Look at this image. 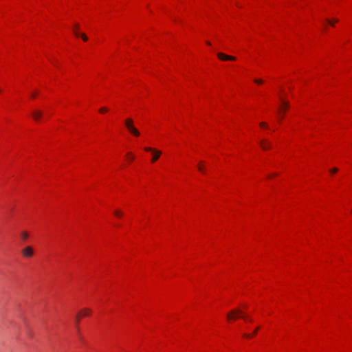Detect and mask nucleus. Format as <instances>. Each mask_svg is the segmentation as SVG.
I'll return each mask as SVG.
<instances>
[{
  "label": "nucleus",
  "instance_id": "f257e3e1",
  "mask_svg": "<svg viewBox=\"0 0 352 352\" xmlns=\"http://www.w3.org/2000/svg\"><path fill=\"white\" fill-rule=\"evenodd\" d=\"M237 317H241L243 318H245L244 314L242 311L239 309H234L228 314L227 318L228 320H234Z\"/></svg>",
  "mask_w": 352,
  "mask_h": 352
},
{
  "label": "nucleus",
  "instance_id": "f03ea898",
  "mask_svg": "<svg viewBox=\"0 0 352 352\" xmlns=\"http://www.w3.org/2000/svg\"><path fill=\"white\" fill-rule=\"evenodd\" d=\"M144 149L146 151L152 152V153H153L152 162H153L157 161L162 154V152L160 151H157V150L152 148L151 147H146Z\"/></svg>",
  "mask_w": 352,
  "mask_h": 352
},
{
  "label": "nucleus",
  "instance_id": "7ed1b4c3",
  "mask_svg": "<svg viewBox=\"0 0 352 352\" xmlns=\"http://www.w3.org/2000/svg\"><path fill=\"white\" fill-rule=\"evenodd\" d=\"M218 58L221 60H235L236 58L232 56H229L226 54L219 52L217 53Z\"/></svg>",
  "mask_w": 352,
  "mask_h": 352
},
{
  "label": "nucleus",
  "instance_id": "20e7f679",
  "mask_svg": "<svg viewBox=\"0 0 352 352\" xmlns=\"http://www.w3.org/2000/svg\"><path fill=\"white\" fill-rule=\"evenodd\" d=\"M34 250L33 248L30 246H26L22 250V254L25 257H31L33 255Z\"/></svg>",
  "mask_w": 352,
  "mask_h": 352
},
{
  "label": "nucleus",
  "instance_id": "39448f33",
  "mask_svg": "<svg viewBox=\"0 0 352 352\" xmlns=\"http://www.w3.org/2000/svg\"><path fill=\"white\" fill-rule=\"evenodd\" d=\"M260 145L263 150H267L272 147V144L267 140H262L260 141Z\"/></svg>",
  "mask_w": 352,
  "mask_h": 352
},
{
  "label": "nucleus",
  "instance_id": "423d86ee",
  "mask_svg": "<svg viewBox=\"0 0 352 352\" xmlns=\"http://www.w3.org/2000/svg\"><path fill=\"white\" fill-rule=\"evenodd\" d=\"M32 116L36 121H38V119L42 116V112L39 110H34L32 113Z\"/></svg>",
  "mask_w": 352,
  "mask_h": 352
},
{
  "label": "nucleus",
  "instance_id": "0eeeda50",
  "mask_svg": "<svg viewBox=\"0 0 352 352\" xmlns=\"http://www.w3.org/2000/svg\"><path fill=\"white\" fill-rule=\"evenodd\" d=\"M127 129L133 135L137 136V137L140 135L139 131L134 126V125L129 127Z\"/></svg>",
  "mask_w": 352,
  "mask_h": 352
},
{
  "label": "nucleus",
  "instance_id": "6e6552de",
  "mask_svg": "<svg viewBox=\"0 0 352 352\" xmlns=\"http://www.w3.org/2000/svg\"><path fill=\"white\" fill-rule=\"evenodd\" d=\"M91 313V310L90 309L85 308L83 310H82L79 314L82 317L89 316Z\"/></svg>",
  "mask_w": 352,
  "mask_h": 352
},
{
  "label": "nucleus",
  "instance_id": "1a4fd4ad",
  "mask_svg": "<svg viewBox=\"0 0 352 352\" xmlns=\"http://www.w3.org/2000/svg\"><path fill=\"white\" fill-rule=\"evenodd\" d=\"M20 236H21V239L23 241H25V240H27L28 239L29 234L26 231H23V232H21Z\"/></svg>",
  "mask_w": 352,
  "mask_h": 352
},
{
  "label": "nucleus",
  "instance_id": "9d476101",
  "mask_svg": "<svg viewBox=\"0 0 352 352\" xmlns=\"http://www.w3.org/2000/svg\"><path fill=\"white\" fill-rule=\"evenodd\" d=\"M133 125V120L131 118H127L125 120V126L126 129Z\"/></svg>",
  "mask_w": 352,
  "mask_h": 352
},
{
  "label": "nucleus",
  "instance_id": "9b49d317",
  "mask_svg": "<svg viewBox=\"0 0 352 352\" xmlns=\"http://www.w3.org/2000/svg\"><path fill=\"white\" fill-rule=\"evenodd\" d=\"M74 34L76 36H81L83 41H87L88 40L87 36L85 34H79L77 31H74Z\"/></svg>",
  "mask_w": 352,
  "mask_h": 352
},
{
  "label": "nucleus",
  "instance_id": "f8f14e48",
  "mask_svg": "<svg viewBox=\"0 0 352 352\" xmlns=\"http://www.w3.org/2000/svg\"><path fill=\"white\" fill-rule=\"evenodd\" d=\"M282 100V105H283V108L285 110V109H287L289 107V102H287V101H285V100Z\"/></svg>",
  "mask_w": 352,
  "mask_h": 352
},
{
  "label": "nucleus",
  "instance_id": "ddd939ff",
  "mask_svg": "<svg viewBox=\"0 0 352 352\" xmlns=\"http://www.w3.org/2000/svg\"><path fill=\"white\" fill-rule=\"evenodd\" d=\"M327 21L332 26H334L335 23H337L338 20L337 19L332 20L327 19Z\"/></svg>",
  "mask_w": 352,
  "mask_h": 352
},
{
  "label": "nucleus",
  "instance_id": "4468645a",
  "mask_svg": "<svg viewBox=\"0 0 352 352\" xmlns=\"http://www.w3.org/2000/svg\"><path fill=\"white\" fill-rule=\"evenodd\" d=\"M82 317L80 314H78L76 316V326L78 327V324L79 322L80 318Z\"/></svg>",
  "mask_w": 352,
  "mask_h": 352
},
{
  "label": "nucleus",
  "instance_id": "2eb2a0df",
  "mask_svg": "<svg viewBox=\"0 0 352 352\" xmlns=\"http://www.w3.org/2000/svg\"><path fill=\"white\" fill-rule=\"evenodd\" d=\"M114 214L118 216V217H122V212L120 210H116L114 212Z\"/></svg>",
  "mask_w": 352,
  "mask_h": 352
},
{
  "label": "nucleus",
  "instance_id": "dca6fc26",
  "mask_svg": "<svg viewBox=\"0 0 352 352\" xmlns=\"http://www.w3.org/2000/svg\"><path fill=\"white\" fill-rule=\"evenodd\" d=\"M108 111L107 108L106 107H102L99 109L100 113H105Z\"/></svg>",
  "mask_w": 352,
  "mask_h": 352
},
{
  "label": "nucleus",
  "instance_id": "f3484780",
  "mask_svg": "<svg viewBox=\"0 0 352 352\" xmlns=\"http://www.w3.org/2000/svg\"><path fill=\"white\" fill-rule=\"evenodd\" d=\"M200 164H201V162ZM198 169H199V170H200L201 172H203V173H204V171H205L204 167L203 166H201V164H199Z\"/></svg>",
  "mask_w": 352,
  "mask_h": 352
},
{
  "label": "nucleus",
  "instance_id": "a211bd4d",
  "mask_svg": "<svg viewBox=\"0 0 352 352\" xmlns=\"http://www.w3.org/2000/svg\"><path fill=\"white\" fill-rule=\"evenodd\" d=\"M254 82L257 84H262L263 82V80L261 79H255Z\"/></svg>",
  "mask_w": 352,
  "mask_h": 352
},
{
  "label": "nucleus",
  "instance_id": "6ab92c4d",
  "mask_svg": "<svg viewBox=\"0 0 352 352\" xmlns=\"http://www.w3.org/2000/svg\"><path fill=\"white\" fill-rule=\"evenodd\" d=\"M338 169L337 168H333L330 170L331 173H336L338 172Z\"/></svg>",
  "mask_w": 352,
  "mask_h": 352
},
{
  "label": "nucleus",
  "instance_id": "aec40b11",
  "mask_svg": "<svg viewBox=\"0 0 352 352\" xmlns=\"http://www.w3.org/2000/svg\"><path fill=\"white\" fill-rule=\"evenodd\" d=\"M260 126H263V127H267V124L265 122H263L260 123Z\"/></svg>",
  "mask_w": 352,
  "mask_h": 352
},
{
  "label": "nucleus",
  "instance_id": "412c9836",
  "mask_svg": "<svg viewBox=\"0 0 352 352\" xmlns=\"http://www.w3.org/2000/svg\"><path fill=\"white\" fill-rule=\"evenodd\" d=\"M36 94H37V93H36V92H34V93H32V98H35V97H36Z\"/></svg>",
  "mask_w": 352,
  "mask_h": 352
},
{
  "label": "nucleus",
  "instance_id": "4be33fe9",
  "mask_svg": "<svg viewBox=\"0 0 352 352\" xmlns=\"http://www.w3.org/2000/svg\"><path fill=\"white\" fill-rule=\"evenodd\" d=\"M243 336H244V337H246V338H250V337H251V336H250V335L247 334V333H245V334L243 335Z\"/></svg>",
  "mask_w": 352,
  "mask_h": 352
},
{
  "label": "nucleus",
  "instance_id": "5701e85b",
  "mask_svg": "<svg viewBox=\"0 0 352 352\" xmlns=\"http://www.w3.org/2000/svg\"><path fill=\"white\" fill-rule=\"evenodd\" d=\"M258 329V327H257L255 330H254V333H253V335H255V334L256 333V332H257Z\"/></svg>",
  "mask_w": 352,
  "mask_h": 352
},
{
  "label": "nucleus",
  "instance_id": "b1692460",
  "mask_svg": "<svg viewBox=\"0 0 352 352\" xmlns=\"http://www.w3.org/2000/svg\"><path fill=\"white\" fill-rule=\"evenodd\" d=\"M75 28H76V29H78V24H76V25H75Z\"/></svg>",
  "mask_w": 352,
  "mask_h": 352
},
{
  "label": "nucleus",
  "instance_id": "393cba45",
  "mask_svg": "<svg viewBox=\"0 0 352 352\" xmlns=\"http://www.w3.org/2000/svg\"><path fill=\"white\" fill-rule=\"evenodd\" d=\"M206 43H207L208 45H211L210 42H209V41H208Z\"/></svg>",
  "mask_w": 352,
  "mask_h": 352
},
{
  "label": "nucleus",
  "instance_id": "a878e982",
  "mask_svg": "<svg viewBox=\"0 0 352 352\" xmlns=\"http://www.w3.org/2000/svg\"><path fill=\"white\" fill-rule=\"evenodd\" d=\"M0 92H1V89H0Z\"/></svg>",
  "mask_w": 352,
  "mask_h": 352
},
{
  "label": "nucleus",
  "instance_id": "bb28decb",
  "mask_svg": "<svg viewBox=\"0 0 352 352\" xmlns=\"http://www.w3.org/2000/svg\"><path fill=\"white\" fill-rule=\"evenodd\" d=\"M351 212H352V210H351Z\"/></svg>",
  "mask_w": 352,
  "mask_h": 352
}]
</instances>
